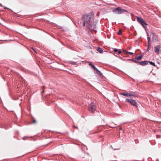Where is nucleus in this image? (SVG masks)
Wrapping results in <instances>:
<instances>
[{
	"mask_svg": "<svg viewBox=\"0 0 161 161\" xmlns=\"http://www.w3.org/2000/svg\"><path fill=\"white\" fill-rule=\"evenodd\" d=\"M147 63H148L147 61H142V62H138V63H139V64L140 65H142V66H144L145 65L147 64Z\"/></svg>",
	"mask_w": 161,
	"mask_h": 161,
	"instance_id": "1a4fd4ad",
	"label": "nucleus"
},
{
	"mask_svg": "<svg viewBox=\"0 0 161 161\" xmlns=\"http://www.w3.org/2000/svg\"><path fill=\"white\" fill-rule=\"evenodd\" d=\"M141 25L144 27H145L147 25L146 22L144 20H143V23L141 24Z\"/></svg>",
	"mask_w": 161,
	"mask_h": 161,
	"instance_id": "9b49d317",
	"label": "nucleus"
},
{
	"mask_svg": "<svg viewBox=\"0 0 161 161\" xmlns=\"http://www.w3.org/2000/svg\"><path fill=\"white\" fill-rule=\"evenodd\" d=\"M74 127L75 128H76L75 127V126H74Z\"/></svg>",
	"mask_w": 161,
	"mask_h": 161,
	"instance_id": "b1692460",
	"label": "nucleus"
},
{
	"mask_svg": "<svg viewBox=\"0 0 161 161\" xmlns=\"http://www.w3.org/2000/svg\"><path fill=\"white\" fill-rule=\"evenodd\" d=\"M96 107L94 103L91 104L89 107V110L92 113H93L96 110Z\"/></svg>",
	"mask_w": 161,
	"mask_h": 161,
	"instance_id": "39448f33",
	"label": "nucleus"
},
{
	"mask_svg": "<svg viewBox=\"0 0 161 161\" xmlns=\"http://www.w3.org/2000/svg\"><path fill=\"white\" fill-rule=\"evenodd\" d=\"M143 23V21H142L141 22V24L142 23Z\"/></svg>",
	"mask_w": 161,
	"mask_h": 161,
	"instance_id": "5701e85b",
	"label": "nucleus"
},
{
	"mask_svg": "<svg viewBox=\"0 0 161 161\" xmlns=\"http://www.w3.org/2000/svg\"><path fill=\"white\" fill-rule=\"evenodd\" d=\"M125 101L126 102L130 103L133 106H137V103L134 100L131 99H126L125 100Z\"/></svg>",
	"mask_w": 161,
	"mask_h": 161,
	"instance_id": "7ed1b4c3",
	"label": "nucleus"
},
{
	"mask_svg": "<svg viewBox=\"0 0 161 161\" xmlns=\"http://www.w3.org/2000/svg\"><path fill=\"white\" fill-rule=\"evenodd\" d=\"M121 94L122 95L124 96H125L128 97L130 96H133L135 97L134 94L132 92H125L124 93H122Z\"/></svg>",
	"mask_w": 161,
	"mask_h": 161,
	"instance_id": "20e7f679",
	"label": "nucleus"
},
{
	"mask_svg": "<svg viewBox=\"0 0 161 161\" xmlns=\"http://www.w3.org/2000/svg\"><path fill=\"white\" fill-rule=\"evenodd\" d=\"M134 62L136 63H138L139 62H137L136 61H134Z\"/></svg>",
	"mask_w": 161,
	"mask_h": 161,
	"instance_id": "4be33fe9",
	"label": "nucleus"
},
{
	"mask_svg": "<svg viewBox=\"0 0 161 161\" xmlns=\"http://www.w3.org/2000/svg\"><path fill=\"white\" fill-rule=\"evenodd\" d=\"M127 53H128V54H131V55H132V54H134L133 53L128 52H127Z\"/></svg>",
	"mask_w": 161,
	"mask_h": 161,
	"instance_id": "f3484780",
	"label": "nucleus"
},
{
	"mask_svg": "<svg viewBox=\"0 0 161 161\" xmlns=\"http://www.w3.org/2000/svg\"><path fill=\"white\" fill-rule=\"evenodd\" d=\"M97 50L100 53H103V50L100 48H98L97 49Z\"/></svg>",
	"mask_w": 161,
	"mask_h": 161,
	"instance_id": "ddd939ff",
	"label": "nucleus"
},
{
	"mask_svg": "<svg viewBox=\"0 0 161 161\" xmlns=\"http://www.w3.org/2000/svg\"><path fill=\"white\" fill-rule=\"evenodd\" d=\"M118 51V53L119 54H120L121 53V51Z\"/></svg>",
	"mask_w": 161,
	"mask_h": 161,
	"instance_id": "aec40b11",
	"label": "nucleus"
},
{
	"mask_svg": "<svg viewBox=\"0 0 161 161\" xmlns=\"http://www.w3.org/2000/svg\"><path fill=\"white\" fill-rule=\"evenodd\" d=\"M147 40H148V46H149V47L150 46V45L151 44V43L150 42V37L148 36V37H147Z\"/></svg>",
	"mask_w": 161,
	"mask_h": 161,
	"instance_id": "4468645a",
	"label": "nucleus"
},
{
	"mask_svg": "<svg viewBox=\"0 0 161 161\" xmlns=\"http://www.w3.org/2000/svg\"><path fill=\"white\" fill-rule=\"evenodd\" d=\"M142 58V56H139L136 57V59H137L138 60H140Z\"/></svg>",
	"mask_w": 161,
	"mask_h": 161,
	"instance_id": "f8f14e48",
	"label": "nucleus"
},
{
	"mask_svg": "<svg viewBox=\"0 0 161 161\" xmlns=\"http://www.w3.org/2000/svg\"><path fill=\"white\" fill-rule=\"evenodd\" d=\"M143 20H144L141 17L137 18V21L140 23H141V22L142 21H143Z\"/></svg>",
	"mask_w": 161,
	"mask_h": 161,
	"instance_id": "9d476101",
	"label": "nucleus"
},
{
	"mask_svg": "<svg viewBox=\"0 0 161 161\" xmlns=\"http://www.w3.org/2000/svg\"><path fill=\"white\" fill-rule=\"evenodd\" d=\"M36 122V121L34 119L33 121V123H35Z\"/></svg>",
	"mask_w": 161,
	"mask_h": 161,
	"instance_id": "412c9836",
	"label": "nucleus"
},
{
	"mask_svg": "<svg viewBox=\"0 0 161 161\" xmlns=\"http://www.w3.org/2000/svg\"><path fill=\"white\" fill-rule=\"evenodd\" d=\"M118 35H121L122 34V32L121 31L119 30V31L118 32Z\"/></svg>",
	"mask_w": 161,
	"mask_h": 161,
	"instance_id": "dca6fc26",
	"label": "nucleus"
},
{
	"mask_svg": "<svg viewBox=\"0 0 161 161\" xmlns=\"http://www.w3.org/2000/svg\"><path fill=\"white\" fill-rule=\"evenodd\" d=\"M123 51L125 53H127V52L124 49L123 50Z\"/></svg>",
	"mask_w": 161,
	"mask_h": 161,
	"instance_id": "a211bd4d",
	"label": "nucleus"
},
{
	"mask_svg": "<svg viewBox=\"0 0 161 161\" xmlns=\"http://www.w3.org/2000/svg\"><path fill=\"white\" fill-rule=\"evenodd\" d=\"M154 52L157 54L158 53L161 51V46L159 45H156L154 47Z\"/></svg>",
	"mask_w": 161,
	"mask_h": 161,
	"instance_id": "423d86ee",
	"label": "nucleus"
},
{
	"mask_svg": "<svg viewBox=\"0 0 161 161\" xmlns=\"http://www.w3.org/2000/svg\"><path fill=\"white\" fill-rule=\"evenodd\" d=\"M149 63L151 65H152L154 66H156V65L155 64V63L153 62H151V61H149Z\"/></svg>",
	"mask_w": 161,
	"mask_h": 161,
	"instance_id": "2eb2a0df",
	"label": "nucleus"
},
{
	"mask_svg": "<svg viewBox=\"0 0 161 161\" xmlns=\"http://www.w3.org/2000/svg\"><path fill=\"white\" fill-rule=\"evenodd\" d=\"M89 65H91L92 66V68H93L95 70L97 71L100 74L102 75L100 72L96 68L94 65L92 64H91V62H89Z\"/></svg>",
	"mask_w": 161,
	"mask_h": 161,
	"instance_id": "6e6552de",
	"label": "nucleus"
},
{
	"mask_svg": "<svg viewBox=\"0 0 161 161\" xmlns=\"http://www.w3.org/2000/svg\"><path fill=\"white\" fill-rule=\"evenodd\" d=\"M94 16L93 14L91 13L84 15L83 17V26H86L91 31L93 30L96 28V23L94 21Z\"/></svg>",
	"mask_w": 161,
	"mask_h": 161,
	"instance_id": "f257e3e1",
	"label": "nucleus"
},
{
	"mask_svg": "<svg viewBox=\"0 0 161 161\" xmlns=\"http://www.w3.org/2000/svg\"><path fill=\"white\" fill-rule=\"evenodd\" d=\"M113 12L118 14H120L124 12H127L126 10L122 9L120 8L119 7L113 10Z\"/></svg>",
	"mask_w": 161,
	"mask_h": 161,
	"instance_id": "f03ea898",
	"label": "nucleus"
},
{
	"mask_svg": "<svg viewBox=\"0 0 161 161\" xmlns=\"http://www.w3.org/2000/svg\"><path fill=\"white\" fill-rule=\"evenodd\" d=\"M114 51L115 52H118V50L116 49H114Z\"/></svg>",
	"mask_w": 161,
	"mask_h": 161,
	"instance_id": "6ab92c4d",
	"label": "nucleus"
},
{
	"mask_svg": "<svg viewBox=\"0 0 161 161\" xmlns=\"http://www.w3.org/2000/svg\"><path fill=\"white\" fill-rule=\"evenodd\" d=\"M151 36L152 37L153 40L154 42H156L158 41L157 37L153 33H151Z\"/></svg>",
	"mask_w": 161,
	"mask_h": 161,
	"instance_id": "0eeeda50",
	"label": "nucleus"
}]
</instances>
